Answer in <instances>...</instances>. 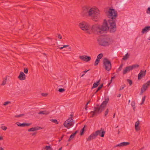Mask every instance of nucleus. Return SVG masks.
I'll return each instance as SVG.
<instances>
[{"label": "nucleus", "instance_id": "f257e3e1", "mask_svg": "<svg viewBox=\"0 0 150 150\" xmlns=\"http://www.w3.org/2000/svg\"><path fill=\"white\" fill-rule=\"evenodd\" d=\"M108 17L109 19L107 23L110 27V32L113 33L116 29L115 21L116 18L117 16V12L114 9L110 8L108 11Z\"/></svg>", "mask_w": 150, "mask_h": 150}, {"label": "nucleus", "instance_id": "f03ea898", "mask_svg": "<svg viewBox=\"0 0 150 150\" xmlns=\"http://www.w3.org/2000/svg\"><path fill=\"white\" fill-rule=\"evenodd\" d=\"M82 13L84 16L91 17L92 20L95 21L98 20L100 16L98 10L96 7L84 8Z\"/></svg>", "mask_w": 150, "mask_h": 150}, {"label": "nucleus", "instance_id": "7ed1b4c3", "mask_svg": "<svg viewBox=\"0 0 150 150\" xmlns=\"http://www.w3.org/2000/svg\"><path fill=\"white\" fill-rule=\"evenodd\" d=\"M110 30V27L106 20H104L102 26L98 25H94L91 27V33L93 31L95 33L98 34L102 33L104 31Z\"/></svg>", "mask_w": 150, "mask_h": 150}, {"label": "nucleus", "instance_id": "20e7f679", "mask_svg": "<svg viewBox=\"0 0 150 150\" xmlns=\"http://www.w3.org/2000/svg\"><path fill=\"white\" fill-rule=\"evenodd\" d=\"M108 100V98H106L100 106L98 104H97L96 106L94 108V110L90 112V117H92L94 116H97L98 114L100 113L102 111L104 110Z\"/></svg>", "mask_w": 150, "mask_h": 150}, {"label": "nucleus", "instance_id": "39448f33", "mask_svg": "<svg viewBox=\"0 0 150 150\" xmlns=\"http://www.w3.org/2000/svg\"><path fill=\"white\" fill-rule=\"evenodd\" d=\"M111 40L110 38L106 35L99 38L98 40V42L100 45L103 46H106L111 43Z\"/></svg>", "mask_w": 150, "mask_h": 150}, {"label": "nucleus", "instance_id": "423d86ee", "mask_svg": "<svg viewBox=\"0 0 150 150\" xmlns=\"http://www.w3.org/2000/svg\"><path fill=\"white\" fill-rule=\"evenodd\" d=\"M79 26L81 29L87 33L91 34V26L88 23L83 21L79 23Z\"/></svg>", "mask_w": 150, "mask_h": 150}, {"label": "nucleus", "instance_id": "0eeeda50", "mask_svg": "<svg viewBox=\"0 0 150 150\" xmlns=\"http://www.w3.org/2000/svg\"><path fill=\"white\" fill-rule=\"evenodd\" d=\"M103 67L105 70L109 71L111 68V64L110 62L107 58H105L103 61Z\"/></svg>", "mask_w": 150, "mask_h": 150}, {"label": "nucleus", "instance_id": "6e6552de", "mask_svg": "<svg viewBox=\"0 0 150 150\" xmlns=\"http://www.w3.org/2000/svg\"><path fill=\"white\" fill-rule=\"evenodd\" d=\"M72 117L69 118V119L65 121L64 123V125L68 129L73 126L74 123L73 122Z\"/></svg>", "mask_w": 150, "mask_h": 150}, {"label": "nucleus", "instance_id": "1a4fd4ad", "mask_svg": "<svg viewBox=\"0 0 150 150\" xmlns=\"http://www.w3.org/2000/svg\"><path fill=\"white\" fill-rule=\"evenodd\" d=\"M150 85V80L148 81L146 83H144L141 88V91L140 94H142L148 88Z\"/></svg>", "mask_w": 150, "mask_h": 150}, {"label": "nucleus", "instance_id": "9d476101", "mask_svg": "<svg viewBox=\"0 0 150 150\" xmlns=\"http://www.w3.org/2000/svg\"><path fill=\"white\" fill-rule=\"evenodd\" d=\"M105 133V132L104 131V129L101 128L100 130H97L94 133L96 135V137L98 135H99L101 137H104Z\"/></svg>", "mask_w": 150, "mask_h": 150}, {"label": "nucleus", "instance_id": "9b49d317", "mask_svg": "<svg viewBox=\"0 0 150 150\" xmlns=\"http://www.w3.org/2000/svg\"><path fill=\"white\" fill-rule=\"evenodd\" d=\"M79 58L82 60L86 62H88L91 60V57L86 55L80 56Z\"/></svg>", "mask_w": 150, "mask_h": 150}, {"label": "nucleus", "instance_id": "f8f14e48", "mask_svg": "<svg viewBox=\"0 0 150 150\" xmlns=\"http://www.w3.org/2000/svg\"><path fill=\"white\" fill-rule=\"evenodd\" d=\"M146 71L144 70H141L138 75V79H141L146 75Z\"/></svg>", "mask_w": 150, "mask_h": 150}, {"label": "nucleus", "instance_id": "ddd939ff", "mask_svg": "<svg viewBox=\"0 0 150 150\" xmlns=\"http://www.w3.org/2000/svg\"><path fill=\"white\" fill-rule=\"evenodd\" d=\"M129 144L130 143L129 142H124L117 144L114 147L115 148L117 147H123L129 145Z\"/></svg>", "mask_w": 150, "mask_h": 150}, {"label": "nucleus", "instance_id": "4468645a", "mask_svg": "<svg viewBox=\"0 0 150 150\" xmlns=\"http://www.w3.org/2000/svg\"><path fill=\"white\" fill-rule=\"evenodd\" d=\"M26 76L22 72H21L19 75L18 76V78L21 80H25V79Z\"/></svg>", "mask_w": 150, "mask_h": 150}, {"label": "nucleus", "instance_id": "2eb2a0df", "mask_svg": "<svg viewBox=\"0 0 150 150\" xmlns=\"http://www.w3.org/2000/svg\"><path fill=\"white\" fill-rule=\"evenodd\" d=\"M17 126L21 127H24L25 126H28L31 125V124L27 123H21L19 122H17L16 123Z\"/></svg>", "mask_w": 150, "mask_h": 150}, {"label": "nucleus", "instance_id": "dca6fc26", "mask_svg": "<svg viewBox=\"0 0 150 150\" xmlns=\"http://www.w3.org/2000/svg\"><path fill=\"white\" fill-rule=\"evenodd\" d=\"M41 129L42 128L41 127H32L28 129V132H34Z\"/></svg>", "mask_w": 150, "mask_h": 150}, {"label": "nucleus", "instance_id": "f3484780", "mask_svg": "<svg viewBox=\"0 0 150 150\" xmlns=\"http://www.w3.org/2000/svg\"><path fill=\"white\" fill-rule=\"evenodd\" d=\"M96 137V135L94 133H93L90 136H89L88 138L86 139L88 141H90L92 139H95Z\"/></svg>", "mask_w": 150, "mask_h": 150}, {"label": "nucleus", "instance_id": "a211bd4d", "mask_svg": "<svg viewBox=\"0 0 150 150\" xmlns=\"http://www.w3.org/2000/svg\"><path fill=\"white\" fill-rule=\"evenodd\" d=\"M150 30V26H146L144 28L142 29V33H144Z\"/></svg>", "mask_w": 150, "mask_h": 150}, {"label": "nucleus", "instance_id": "6ab92c4d", "mask_svg": "<svg viewBox=\"0 0 150 150\" xmlns=\"http://www.w3.org/2000/svg\"><path fill=\"white\" fill-rule=\"evenodd\" d=\"M139 124V121L138 120L136 122L135 124V128L136 131H138L140 130V128L138 127Z\"/></svg>", "mask_w": 150, "mask_h": 150}, {"label": "nucleus", "instance_id": "aec40b11", "mask_svg": "<svg viewBox=\"0 0 150 150\" xmlns=\"http://www.w3.org/2000/svg\"><path fill=\"white\" fill-rule=\"evenodd\" d=\"M50 112L46 110L40 111L38 113V114H43L47 115L49 114Z\"/></svg>", "mask_w": 150, "mask_h": 150}, {"label": "nucleus", "instance_id": "412c9836", "mask_svg": "<svg viewBox=\"0 0 150 150\" xmlns=\"http://www.w3.org/2000/svg\"><path fill=\"white\" fill-rule=\"evenodd\" d=\"M77 131H78L77 130L76 131V132H75L74 133L72 134L71 135L68 140L69 142L71 140L73 139L74 138V137L75 136V135L77 133Z\"/></svg>", "mask_w": 150, "mask_h": 150}, {"label": "nucleus", "instance_id": "4be33fe9", "mask_svg": "<svg viewBox=\"0 0 150 150\" xmlns=\"http://www.w3.org/2000/svg\"><path fill=\"white\" fill-rule=\"evenodd\" d=\"M129 54L127 53L123 57L122 59L124 60H127L128 58H129Z\"/></svg>", "mask_w": 150, "mask_h": 150}, {"label": "nucleus", "instance_id": "5701e85b", "mask_svg": "<svg viewBox=\"0 0 150 150\" xmlns=\"http://www.w3.org/2000/svg\"><path fill=\"white\" fill-rule=\"evenodd\" d=\"M99 81L96 83H94L93 85V86L91 88V89H93V88L97 87L99 84Z\"/></svg>", "mask_w": 150, "mask_h": 150}, {"label": "nucleus", "instance_id": "b1692460", "mask_svg": "<svg viewBox=\"0 0 150 150\" xmlns=\"http://www.w3.org/2000/svg\"><path fill=\"white\" fill-rule=\"evenodd\" d=\"M132 69H136L137 68H138L139 67V65L138 64H135L133 65H132L131 66Z\"/></svg>", "mask_w": 150, "mask_h": 150}, {"label": "nucleus", "instance_id": "393cba45", "mask_svg": "<svg viewBox=\"0 0 150 150\" xmlns=\"http://www.w3.org/2000/svg\"><path fill=\"white\" fill-rule=\"evenodd\" d=\"M103 56V54L102 53H100L97 56V59L100 60L101 59Z\"/></svg>", "mask_w": 150, "mask_h": 150}, {"label": "nucleus", "instance_id": "a878e982", "mask_svg": "<svg viewBox=\"0 0 150 150\" xmlns=\"http://www.w3.org/2000/svg\"><path fill=\"white\" fill-rule=\"evenodd\" d=\"M43 149H46V150H52V149L50 146H46Z\"/></svg>", "mask_w": 150, "mask_h": 150}, {"label": "nucleus", "instance_id": "bb28decb", "mask_svg": "<svg viewBox=\"0 0 150 150\" xmlns=\"http://www.w3.org/2000/svg\"><path fill=\"white\" fill-rule=\"evenodd\" d=\"M7 79V77H6L4 79H3V80L1 84V85H4L6 83V80Z\"/></svg>", "mask_w": 150, "mask_h": 150}, {"label": "nucleus", "instance_id": "cd10ccee", "mask_svg": "<svg viewBox=\"0 0 150 150\" xmlns=\"http://www.w3.org/2000/svg\"><path fill=\"white\" fill-rule=\"evenodd\" d=\"M131 105L133 108L134 110H135V103L134 101H133L132 102Z\"/></svg>", "mask_w": 150, "mask_h": 150}, {"label": "nucleus", "instance_id": "c85d7f7f", "mask_svg": "<svg viewBox=\"0 0 150 150\" xmlns=\"http://www.w3.org/2000/svg\"><path fill=\"white\" fill-rule=\"evenodd\" d=\"M146 97V96H145L142 98V102L140 103L141 105H142L144 103V102L145 101Z\"/></svg>", "mask_w": 150, "mask_h": 150}, {"label": "nucleus", "instance_id": "c756f323", "mask_svg": "<svg viewBox=\"0 0 150 150\" xmlns=\"http://www.w3.org/2000/svg\"><path fill=\"white\" fill-rule=\"evenodd\" d=\"M128 71V69H127L126 67L123 69V75L127 73V72Z\"/></svg>", "mask_w": 150, "mask_h": 150}, {"label": "nucleus", "instance_id": "7c9ffc66", "mask_svg": "<svg viewBox=\"0 0 150 150\" xmlns=\"http://www.w3.org/2000/svg\"><path fill=\"white\" fill-rule=\"evenodd\" d=\"M99 62H100V60H99L98 59H96V60L95 62L94 65L95 66L98 65V64Z\"/></svg>", "mask_w": 150, "mask_h": 150}, {"label": "nucleus", "instance_id": "2f4dec72", "mask_svg": "<svg viewBox=\"0 0 150 150\" xmlns=\"http://www.w3.org/2000/svg\"><path fill=\"white\" fill-rule=\"evenodd\" d=\"M51 121L52 122H53L54 123L56 124H58L59 123V122H57V120L56 119H52L51 120Z\"/></svg>", "mask_w": 150, "mask_h": 150}, {"label": "nucleus", "instance_id": "473e14b6", "mask_svg": "<svg viewBox=\"0 0 150 150\" xmlns=\"http://www.w3.org/2000/svg\"><path fill=\"white\" fill-rule=\"evenodd\" d=\"M127 82L129 83V86H131L132 85V82L131 80L127 79Z\"/></svg>", "mask_w": 150, "mask_h": 150}, {"label": "nucleus", "instance_id": "72a5a7b5", "mask_svg": "<svg viewBox=\"0 0 150 150\" xmlns=\"http://www.w3.org/2000/svg\"><path fill=\"white\" fill-rule=\"evenodd\" d=\"M11 103V102L10 101H6V102H4V103L3 104V105L4 106H6V105H7Z\"/></svg>", "mask_w": 150, "mask_h": 150}, {"label": "nucleus", "instance_id": "f704fd0d", "mask_svg": "<svg viewBox=\"0 0 150 150\" xmlns=\"http://www.w3.org/2000/svg\"><path fill=\"white\" fill-rule=\"evenodd\" d=\"M84 127L81 129V131L80 135H82L84 133Z\"/></svg>", "mask_w": 150, "mask_h": 150}, {"label": "nucleus", "instance_id": "c9c22d12", "mask_svg": "<svg viewBox=\"0 0 150 150\" xmlns=\"http://www.w3.org/2000/svg\"><path fill=\"white\" fill-rule=\"evenodd\" d=\"M28 68H25L24 69V72L25 74H27L28 73Z\"/></svg>", "mask_w": 150, "mask_h": 150}, {"label": "nucleus", "instance_id": "e433bc0d", "mask_svg": "<svg viewBox=\"0 0 150 150\" xmlns=\"http://www.w3.org/2000/svg\"><path fill=\"white\" fill-rule=\"evenodd\" d=\"M65 91V89L64 88H60L58 90V91L60 92H63Z\"/></svg>", "mask_w": 150, "mask_h": 150}, {"label": "nucleus", "instance_id": "4c0bfd02", "mask_svg": "<svg viewBox=\"0 0 150 150\" xmlns=\"http://www.w3.org/2000/svg\"><path fill=\"white\" fill-rule=\"evenodd\" d=\"M126 68L127 69H128V71H129L130 70H132L131 66H127L126 67Z\"/></svg>", "mask_w": 150, "mask_h": 150}, {"label": "nucleus", "instance_id": "58836bf2", "mask_svg": "<svg viewBox=\"0 0 150 150\" xmlns=\"http://www.w3.org/2000/svg\"><path fill=\"white\" fill-rule=\"evenodd\" d=\"M1 128L2 129L4 130H6L7 129V127L4 126H2Z\"/></svg>", "mask_w": 150, "mask_h": 150}, {"label": "nucleus", "instance_id": "ea45409f", "mask_svg": "<svg viewBox=\"0 0 150 150\" xmlns=\"http://www.w3.org/2000/svg\"><path fill=\"white\" fill-rule=\"evenodd\" d=\"M89 70H90L88 69L87 70H85L84 71H83V74L81 75V77H83L85 75L87 71H88Z\"/></svg>", "mask_w": 150, "mask_h": 150}, {"label": "nucleus", "instance_id": "a19ab883", "mask_svg": "<svg viewBox=\"0 0 150 150\" xmlns=\"http://www.w3.org/2000/svg\"><path fill=\"white\" fill-rule=\"evenodd\" d=\"M122 66H123V64H121L120 65V66L119 68L118 69V70L119 71H120L122 70Z\"/></svg>", "mask_w": 150, "mask_h": 150}, {"label": "nucleus", "instance_id": "79ce46f5", "mask_svg": "<svg viewBox=\"0 0 150 150\" xmlns=\"http://www.w3.org/2000/svg\"><path fill=\"white\" fill-rule=\"evenodd\" d=\"M57 37H58V38L59 39H62V36L61 35L59 34H57Z\"/></svg>", "mask_w": 150, "mask_h": 150}, {"label": "nucleus", "instance_id": "37998d69", "mask_svg": "<svg viewBox=\"0 0 150 150\" xmlns=\"http://www.w3.org/2000/svg\"><path fill=\"white\" fill-rule=\"evenodd\" d=\"M24 115V114H21L18 115H15V116L16 117H20L23 116Z\"/></svg>", "mask_w": 150, "mask_h": 150}, {"label": "nucleus", "instance_id": "c03bdc74", "mask_svg": "<svg viewBox=\"0 0 150 150\" xmlns=\"http://www.w3.org/2000/svg\"><path fill=\"white\" fill-rule=\"evenodd\" d=\"M108 112V109H107L105 112V116H106Z\"/></svg>", "mask_w": 150, "mask_h": 150}, {"label": "nucleus", "instance_id": "a18cd8bd", "mask_svg": "<svg viewBox=\"0 0 150 150\" xmlns=\"http://www.w3.org/2000/svg\"><path fill=\"white\" fill-rule=\"evenodd\" d=\"M103 86V84H102L98 87L97 89H98V90L99 91L102 88Z\"/></svg>", "mask_w": 150, "mask_h": 150}, {"label": "nucleus", "instance_id": "49530a36", "mask_svg": "<svg viewBox=\"0 0 150 150\" xmlns=\"http://www.w3.org/2000/svg\"><path fill=\"white\" fill-rule=\"evenodd\" d=\"M146 13H147L150 14V7H149L148 8L146 11Z\"/></svg>", "mask_w": 150, "mask_h": 150}, {"label": "nucleus", "instance_id": "de8ad7c7", "mask_svg": "<svg viewBox=\"0 0 150 150\" xmlns=\"http://www.w3.org/2000/svg\"><path fill=\"white\" fill-rule=\"evenodd\" d=\"M115 77V76H113V77H111V79L110 80V82L108 83V84L110 85L112 82V79H114Z\"/></svg>", "mask_w": 150, "mask_h": 150}, {"label": "nucleus", "instance_id": "09e8293b", "mask_svg": "<svg viewBox=\"0 0 150 150\" xmlns=\"http://www.w3.org/2000/svg\"><path fill=\"white\" fill-rule=\"evenodd\" d=\"M44 97L47 96V93H42L41 94Z\"/></svg>", "mask_w": 150, "mask_h": 150}, {"label": "nucleus", "instance_id": "8fccbe9b", "mask_svg": "<svg viewBox=\"0 0 150 150\" xmlns=\"http://www.w3.org/2000/svg\"><path fill=\"white\" fill-rule=\"evenodd\" d=\"M64 135H62L61 137V138L59 140V142L62 139L63 137H64Z\"/></svg>", "mask_w": 150, "mask_h": 150}, {"label": "nucleus", "instance_id": "3c124183", "mask_svg": "<svg viewBox=\"0 0 150 150\" xmlns=\"http://www.w3.org/2000/svg\"><path fill=\"white\" fill-rule=\"evenodd\" d=\"M69 46V45H64L63 46V48H64V47H68Z\"/></svg>", "mask_w": 150, "mask_h": 150}, {"label": "nucleus", "instance_id": "603ef678", "mask_svg": "<svg viewBox=\"0 0 150 150\" xmlns=\"http://www.w3.org/2000/svg\"><path fill=\"white\" fill-rule=\"evenodd\" d=\"M124 88V87H123L120 88L119 89V90L121 91V90H122Z\"/></svg>", "mask_w": 150, "mask_h": 150}, {"label": "nucleus", "instance_id": "864d4df0", "mask_svg": "<svg viewBox=\"0 0 150 150\" xmlns=\"http://www.w3.org/2000/svg\"><path fill=\"white\" fill-rule=\"evenodd\" d=\"M36 134V132L33 133L32 134V135L33 136L35 135Z\"/></svg>", "mask_w": 150, "mask_h": 150}, {"label": "nucleus", "instance_id": "5fc2aeb1", "mask_svg": "<svg viewBox=\"0 0 150 150\" xmlns=\"http://www.w3.org/2000/svg\"><path fill=\"white\" fill-rule=\"evenodd\" d=\"M121 94H119L118 96H117V97H120L121 96Z\"/></svg>", "mask_w": 150, "mask_h": 150}, {"label": "nucleus", "instance_id": "6e6d98bb", "mask_svg": "<svg viewBox=\"0 0 150 150\" xmlns=\"http://www.w3.org/2000/svg\"><path fill=\"white\" fill-rule=\"evenodd\" d=\"M58 48L60 50H62V49H63V47H59Z\"/></svg>", "mask_w": 150, "mask_h": 150}, {"label": "nucleus", "instance_id": "4d7b16f0", "mask_svg": "<svg viewBox=\"0 0 150 150\" xmlns=\"http://www.w3.org/2000/svg\"><path fill=\"white\" fill-rule=\"evenodd\" d=\"M3 139V138L2 137H0V140H2Z\"/></svg>", "mask_w": 150, "mask_h": 150}, {"label": "nucleus", "instance_id": "13d9d810", "mask_svg": "<svg viewBox=\"0 0 150 150\" xmlns=\"http://www.w3.org/2000/svg\"><path fill=\"white\" fill-rule=\"evenodd\" d=\"M0 150H4V149L2 147H0Z\"/></svg>", "mask_w": 150, "mask_h": 150}, {"label": "nucleus", "instance_id": "bf43d9fd", "mask_svg": "<svg viewBox=\"0 0 150 150\" xmlns=\"http://www.w3.org/2000/svg\"><path fill=\"white\" fill-rule=\"evenodd\" d=\"M99 91V90H98V89H97V90H96V91L95 92V93H97L98 91Z\"/></svg>", "mask_w": 150, "mask_h": 150}, {"label": "nucleus", "instance_id": "052dcab7", "mask_svg": "<svg viewBox=\"0 0 150 150\" xmlns=\"http://www.w3.org/2000/svg\"><path fill=\"white\" fill-rule=\"evenodd\" d=\"M115 113H114V114L113 115V118L115 117Z\"/></svg>", "mask_w": 150, "mask_h": 150}, {"label": "nucleus", "instance_id": "680f3d73", "mask_svg": "<svg viewBox=\"0 0 150 150\" xmlns=\"http://www.w3.org/2000/svg\"><path fill=\"white\" fill-rule=\"evenodd\" d=\"M88 104H87V103L85 105V107H88V106H87V105H88Z\"/></svg>", "mask_w": 150, "mask_h": 150}, {"label": "nucleus", "instance_id": "e2e57ef3", "mask_svg": "<svg viewBox=\"0 0 150 150\" xmlns=\"http://www.w3.org/2000/svg\"><path fill=\"white\" fill-rule=\"evenodd\" d=\"M90 100L88 101L87 103V104H88V103H90Z\"/></svg>", "mask_w": 150, "mask_h": 150}, {"label": "nucleus", "instance_id": "0e129e2a", "mask_svg": "<svg viewBox=\"0 0 150 150\" xmlns=\"http://www.w3.org/2000/svg\"><path fill=\"white\" fill-rule=\"evenodd\" d=\"M144 148V147H142L139 150H142Z\"/></svg>", "mask_w": 150, "mask_h": 150}, {"label": "nucleus", "instance_id": "69168bd1", "mask_svg": "<svg viewBox=\"0 0 150 150\" xmlns=\"http://www.w3.org/2000/svg\"><path fill=\"white\" fill-rule=\"evenodd\" d=\"M62 147H60L59 149L58 150H62Z\"/></svg>", "mask_w": 150, "mask_h": 150}, {"label": "nucleus", "instance_id": "338daca9", "mask_svg": "<svg viewBox=\"0 0 150 150\" xmlns=\"http://www.w3.org/2000/svg\"><path fill=\"white\" fill-rule=\"evenodd\" d=\"M88 107H85V109L86 110H87V108Z\"/></svg>", "mask_w": 150, "mask_h": 150}, {"label": "nucleus", "instance_id": "774afa93", "mask_svg": "<svg viewBox=\"0 0 150 150\" xmlns=\"http://www.w3.org/2000/svg\"><path fill=\"white\" fill-rule=\"evenodd\" d=\"M130 100H129V101H128L129 103H130Z\"/></svg>", "mask_w": 150, "mask_h": 150}]
</instances>
